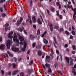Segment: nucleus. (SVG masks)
I'll return each instance as SVG.
<instances>
[{
    "mask_svg": "<svg viewBox=\"0 0 76 76\" xmlns=\"http://www.w3.org/2000/svg\"><path fill=\"white\" fill-rule=\"evenodd\" d=\"M56 4L57 6H59L60 5L59 2H57L56 3Z\"/></svg>",
    "mask_w": 76,
    "mask_h": 76,
    "instance_id": "obj_32",
    "label": "nucleus"
},
{
    "mask_svg": "<svg viewBox=\"0 0 76 76\" xmlns=\"http://www.w3.org/2000/svg\"><path fill=\"white\" fill-rule=\"evenodd\" d=\"M28 18H29V20L31 19V17L30 16V14H28Z\"/></svg>",
    "mask_w": 76,
    "mask_h": 76,
    "instance_id": "obj_59",
    "label": "nucleus"
},
{
    "mask_svg": "<svg viewBox=\"0 0 76 76\" xmlns=\"http://www.w3.org/2000/svg\"><path fill=\"white\" fill-rule=\"evenodd\" d=\"M53 39L55 41V43L57 44V41H56V38H55V37H53Z\"/></svg>",
    "mask_w": 76,
    "mask_h": 76,
    "instance_id": "obj_37",
    "label": "nucleus"
},
{
    "mask_svg": "<svg viewBox=\"0 0 76 76\" xmlns=\"http://www.w3.org/2000/svg\"><path fill=\"white\" fill-rule=\"evenodd\" d=\"M11 50L14 52H18L19 51V48L15 47H12Z\"/></svg>",
    "mask_w": 76,
    "mask_h": 76,
    "instance_id": "obj_7",
    "label": "nucleus"
},
{
    "mask_svg": "<svg viewBox=\"0 0 76 76\" xmlns=\"http://www.w3.org/2000/svg\"><path fill=\"white\" fill-rule=\"evenodd\" d=\"M73 37L72 36V35L70 36V39H73Z\"/></svg>",
    "mask_w": 76,
    "mask_h": 76,
    "instance_id": "obj_54",
    "label": "nucleus"
},
{
    "mask_svg": "<svg viewBox=\"0 0 76 76\" xmlns=\"http://www.w3.org/2000/svg\"><path fill=\"white\" fill-rule=\"evenodd\" d=\"M3 40V38L2 37H1L0 38V42H1Z\"/></svg>",
    "mask_w": 76,
    "mask_h": 76,
    "instance_id": "obj_56",
    "label": "nucleus"
},
{
    "mask_svg": "<svg viewBox=\"0 0 76 76\" xmlns=\"http://www.w3.org/2000/svg\"><path fill=\"white\" fill-rule=\"evenodd\" d=\"M50 10L52 12H54L55 11V8L54 7H51Z\"/></svg>",
    "mask_w": 76,
    "mask_h": 76,
    "instance_id": "obj_20",
    "label": "nucleus"
},
{
    "mask_svg": "<svg viewBox=\"0 0 76 76\" xmlns=\"http://www.w3.org/2000/svg\"><path fill=\"white\" fill-rule=\"evenodd\" d=\"M58 73H59L61 75H62V74L61 73V71H58Z\"/></svg>",
    "mask_w": 76,
    "mask_h": 76,
    "instance_id": "obj_52",
    "label": "nucleus"
},
{
    "mask_svg": "<svg viewBox=\"0 0 76 76\" xmlns=\"http://www.w3.org/2000/svg\"><path fill=\"white\" fill-rule=\"evenodd\" d=\"M73 59L72 58L71 59V61L70 62V65H73Z\"/></svg>",
    "mask_w": 76,
    "mask_h": 76,
    "instance_id": "obj_25",
    "label": "nucleus"
},
{
    "mask_svg": "<svg viewBox=\"0 0 76 76\" xmlns=\"http://www.w3.org/2000/svg\"><path fill=\"white\" fill-rule=\"evenodd\" d=\"M31 40H34L35 39V36L32 34H30L29 36Z\"/></svg>",
    "mask_w": 76,
    "mask_h": 76,
    "instance_id": "obj_10",
    "label": "nucleus"
},
{
    "mask_svg": "<svg viewBox=\"0 0 76 76\" xmlns=\"http://www.w3.org/2000/svg\"><path fill=\"white\" fill-rule=\"evenodd\" d=\"M72 1L74 4H75V1L74 0H72Z\"/></svg>",
    "mask_w": 76,
    "mask_h": 76,
    "instance_id": "obj_60",
    "label": "nucleus"
},
{
    "mask_svg": "<svg viewBox=\"0 0 76 76\" xmlns=\"http://www.w3.org/2000/svg\"><path fill=\"white\" fill-rule=\"evenodd\" d=\"M38 55L39 56H41L42 55V52H41V50H39L38 51Z\"/></svg>",
    "mask_w": 76,
    "mask_h": 76,
    "instance_id": "obj_18",
    "label": "nucleus"
},
{
    "mask_svg": "<svg viewBox=\"0 0 76 76\" xmlns=\"http://www.w3.org/2000/svg\"><path fill=\"white\" fill-rule=\"evenodd\" d=\"M54 28L56 29H58V26H55Z\"/></svg>",
    "mask_w": 76,
    "mask_h": 76,
    "instance_id": "obj_41",
    "label": "nucleus"
},
{
    "mask_svg": "<svg viewBox=\"0 0 76 76\" xmlns=\"http://www.w3.org/2000/svg\"><path fill=\"white\" fill-rule=\"evenodd\" d=\"M14 59V61L15 62H16L17 61V58H16V57H14L13 58Z\"/></svg>",
    "mask_w": 76,
    "mask_h": 76,
    "instance_id": "obj_40",
    "label": "nucleus"
},
{
    "mask_svg": "<svg viewBox=\"0 0 76 76\" xmlns=\"http://www.w3.org/2000/svg\"><path fill=\"white\" fill-rule=\"evenodd\" d=\"M18 38L19 39L20 41H24V38L23 37H22L20 35H19L18 36Z\"/></svg>",
    "mask_w": 76,
    "mask_h": 76,
    "instance_id": "obj_13",
    "label": "nucleus"
},
{
    "mask_svg": "<svg viewBox=\"0 0 76 76\" xmlns=\"http://www.w3.org/2000/svg\"><path fill=\"white\" fill-rule=\"evenodd\" d=\"M72 34L73 35H75V31H72Z\"/></svg>",
    "mask_w": 76,
    "mask_h": 76,
    "instance_id": "obj_39",
    "label": "nucleus"
},
{
    "mask_svg": "<svg viewBox=\"0 0 76 76\" xmlns=\"http://www.w3.org/2000/svg\"><path fill=\"white\" fill-rule=\"evenodd\" d=\"M65 59L68 64H69V63L70 62V59L69 58H68L67 57H65Z\"/></svg>",
    "mask_w": 76,
    "mask_h": 76,
    "instance_id": "obj_15",
    "label": "nucleus"
},
{
    "mask_svg": "<svg viewBox=\"0 0 76 76\" xmlns=\"http://www.w3.org/2000/svg\"><path fill=\"white\" fill-rule=\"evenodd\" d=\"M12 66L14 69L16 68V64H13Z\"/></svg>",
    "mask_w": 76,
    "mask_h": 76,
    "instance_id": "obj_30",
    "label": "nucleus"
},
{
    "mask_svg": "<svg viewBox=\"0 0 76 76\" xmlns=\"http://www.w3.org/2000/svg\"><path fill=\"white\" fill-rule=\"evenodd\" d=\"M3 6L4 10H6V6H5V5H4Z\"/></svg>",
    "mask_w": 76,
    "mask_h": 76,
    "instance_id": "obj_49",
    "label": "nucleus"
},
{
    "mask_svg": "<svg viewBox=\"0 0 76 76\" xmlns=\"http://www.w3.org/2000/svg\"><path fill=\"white\" fill-rule=\"evenodd\" d=\"M18 31H19L20 32H22V31H23V29H22V28H19V27L18 28Z\"/></svg>",
    "mask_w": 76,
    "mask_h": 76,
    "instance_id": "obj_23",
    "label": "nucleus"
},
{
    "mask_svg": "<svg viewBox=\"0 0 76 76\" xmlns=\"http://www.w3.org/2000/svg\"><path fill=\"white\" fill-rule=\"evenodd\" d=\"M33 28H34V29H36L37 27H36V26L35 24H34L33 25Z\"/></svg>",
    "mask_w": 76,
    "mask_h": 76,
    "instance_id": "obj_47",
    "label": "nucleus"
},
{
    "mask_svg": "<svg viewBox=\"0 0 76 76\" xmlns=\"http://www.w3.org/2000/svg\"><path fill=\"white\" fill-rule=\"evenodd\" d=\"M32 70L31 71L30 69L28 70L27 71V72L28 74H29V75H31V73L32 72Z\"/></svg>",
    "mask_w": 76,
    "mask_h": 76,
    "instance_id": "obj_21",
    "label": "nucleus"
},
{
    "mask_svg": "<svg viewBox=\"0 0 76 76\" xmlns=\"http://www.w3.org/2000/svg\"><path fill=\"white\" fill-rule=\"evenodd\" d=\"M59 32H63L64 31V29L63 28H60L58 30Z\"/></svg>",
    "mask_w": 76,
    "mask_h": 76,
    "instance_id": "obj_17",
    "label": "nucleus"
},
{
    "mask_svg": "<svg viewBox=\"0 0 76 76\" xmlns=\"http://www.w3.org/2000/svg\"><path fill=\"white\" fill-rule=\"evenodd\" d=\"M9 55L10 56V57H13V55L11 54H10Z\"/></svg>",
    "mask_w": 76,
    "mask_h": 76,
    "instance_id": "obj_61",
    "label": "nucleus"
},
{
    "mask_svg": "<svg viewBox=\"0 0 76 76\" xmlns=\"http://www.w3.org/2000/svg\"><path fill=\"white\" fill-rule=\"evenodd\" d=\"M75 53H76V52H75V51H72V54H75Z\"/></svg>",
    "mask_w": 76,
    "mask_h": 76,
    "instance_id": "obj_50",
    "label": "nucleus"
},
{
    "mask_svg": "<svg viewBox=\"0 0 76 76\" xmlns=\"http://www.w3.org/2000/svg\"><path fill=\"white\" fill-rule=\"evenodd\" d=\"M47 31H45V32L43 34L45 35H46V34H47Z\"/></svg>",
    "mask_w": 76,
    "mask_h": 76,
    "instance_id": "obj_58",
    "label": "nucleus"
},
{
    "mask_svg": "<svg viewBox=\"0 0 76 76\" xmlns=\"http://www.w3.org/2000/svg\"><path fill=\"white\" fill-rule=\"evenodd\" d=\"M59 18L60 19H63V16L61 15H60Z\"/></svg>",
    "mask_w": 76,
    "mask_h": 76,
    "instance_id": "obj_44",
    "label": "nucleus"
},
{
    "mask_svg": "<svg viewBox=\"0 0 76 76\" xmlns=\"http://www.w3.org/2000/svg\"><path fill=\"white\" fill-rule=\"evenodd\" d=\"M72 57L74 58H76V56L75 55L73 56Z\"/></svg>",
    "mask_w": 76,
    "mask_h": 76,
    "instance_id": "obj_64",
    "label": "nucleus"
},
{
    "mask_svg": "<svg viewBox=\"0 0 76 76\" xmlns=\"http://www.w3.org/2000/svg\"><path fill=\"white\" fill-rule=\"evenodd\" d=\"M20 76H25V74H24V73L23 72L20 73Z\"/></svg>",
    "mask_w": 76,
    "mask_h": 76,
    "instance_id": "obj_28",
    "label": "nucleus"
},
{
    "mask_svg": "<svg viewBox=\"0 0 76 76\" xmlns=\"http://www.w3.org/2000/svg\"><path fill=\"white\" fill-rule=\"evenodd\" d=\"M48 26L49 27H53V24H51V23H49L48 24Z\"/></svg>",
    "mask_w": 76,
    "mask_h": 76,
    "instance_id": "obj_27",
    "label": "nucleus"
},
{
    "mask_svg": "<svg viewBox=\"0 0 76 76\" xmlns=\"http://www.w3.org/2000/svg\"><path fill=\"white\" fill-rule=\"evenodd\" d=\"M33 61L32 60H31V61H30V62L29 63V64L31 66V65H32V64H33Z\"/></svg>",
    "mask_w": 76,
    "mask_h": 76,
    "instance_id": "obj_29",
    "label": "nucleus"
},
{
    "mask_svg": "<svg viewBox=\"0 0 76 76\" xmlns=\"http://www.w3.org/2000/svg\"><path fill=\"white\" fill-rule=\"evenodd\" d=\"M22 25L24 26L25 25H26V24L25 23L23 22L22 23Z\"/></svg>",
    "mask_w": 76,
    "mask_h": 76,
    "instance_id": "obj_57",
    "label": "nucleus"
},
{
    "mask_svg": "<svg viewBox=\"0 0 76 76\" xmlns=\"http://www.w3.org/2000/svg\"><path fill=\"white\" fill-rule=\"evenodd\" d=\"M51 52L53 53V54H54V52H53V48L51 49L50 50Z\"/></svg>",
    "mask_w": 76,
    "mask_h": 76,
    "instance_id": "obj_51",
    "label": "nucleus"
},
{
    "mask_svg": "<svg viewBox=\"0 0 76 76\" xmlns=\"http://www.w3.org/2000/svg\"><path fill=\"white\" fill-rule=\"evenodd\" d=\"M13 34V32L11 31L10 33H9L8 35V37L9 38H10V39H12L13 38V37L12 36V35Z\"/></svg>",
    "mask_w": 76,
    "mask_h": 76,
    "instance_id": "obj_8",
    "label": "nucleus"
},
{
    "mask_svg": "<svg viewBox=\"0 0 76 76\" xmlns=\"http://www.w3.org/2000/svg\"><path fill=\"white\" fill-rule=\"evenodd\" d=\"M65 33L67 35H69V32L67 31V30H66L65 31Z\"/></svg>",
    "mask_w": 76,
    "mask_h": 76,
    "instance_id": "obj_36",
    "label": "nucleus"
},
{
    "mask_svg": "<svg viewBox=\"0 0 76 76\" xmlns=\"http://www.w3.org/2000/svg\"><path fill=\"white\" fill-rule=\"evenodd\" d=\"M9 24L7 23H6V24L5 25V31L6 32H7V31L8 30H9V31H10V27H8V26H9Z\"/></svg>",
    "mask_w": 76,
    "mask_h": 76,
    "instance_id": "obj_5",
    "label": "nucleus"
},
{
    "mask_svg": "<svg viewBox=\"0 0 76 76\" xmlns=\"http://www.w3.org/2000/svg\"><path fill=\"white\" fill-rule=\"evenodd\" d=\"M43 41L45 44H48V41L45 39H44Z\"/></svg>",
    "mask_w": 76,
    "mask_h": 76,
    "instance_id": "obj_19",
    "label": "nucleus"
},
{
    "mask_svg": "<svg viewBox=\"0 0 76 76\" xmlns=\"http://www.w3.org/2000/svg\"><path fill=\"white\" fill-rule=\"evenodd\" d=\"M0 11L1 12H3L4 10H3V7H1L0 8Z\"/></svg>",
    "mask_w": 76,
    "mask_h": 76,
    "instance_id": "obj_24",
    "label": "nucleus"
},
{
    "mask_svg": "<svg viewBox=\"0 0 76 76\" xmlns=\"http://www.w3.org/2000/svg\"><path fill=\"white\" fill-rule=\"evenodd\" d=\"M2 16L3 17H5V16H6V14L4 13H3L2 14Z\"/></svg>",
    "mask_w": 76,
    "mask_h": 76,
    "instance_id": "obj_33",
    "label": "nucleus"
},
{
    "mask_svg": "<svg viewBox=\"0 0 76 76\" xmlns=\"http://www.w3.org/2000/svg\"><path fill=\"white\" fill-rule=\"evenodd\" d=\"M56 13H57V16H59V12L58 11H56Z\"/></svg>",
    "mask_w": 76,
    "mask_h": 76,
    "instance_id": "obj_38",
    "label": "nucleus"
},
{
    "mask_svg": "<svg viewBox=\"0 0 76 76\" xmlns=\"http://www.w3.org/2000/svg\"><path fill=\"white\" fill-rule=\"evenodd\" d=\"M40 20H41V19L38 18L37 20V22L39 25H41L42 24V21Z\"/></svg>",
    "mask_w": 76,
    "mask_h": 76,
    "instance_id": "obj_14",
    "label": "nucleus"
},
{
    "mask_svg": "<svg viewBox=\"0 0 76 76\" xmlns=\"http://www.w3.org/2000/svg\"><path fill=\"white\" fill-rule=\"evenodd\" d=\"M32 20H33V22L34 23H35V22H36V18H35V17L34 16L32 17Z\"/></svg>",
    "mask_w": 76,
    "mask_h": 76,
    "instance_id": "obj_16",
    "label": "nucleus"
},
{
    "mask_svg": "<svg viewBox=\"0 0 76 76\" xmlns=\"http://www.w3.org/2000/svg\"><path fill=\"white\" fill-rule=\"evenodd\" d=\"M0 49L2 50L5 49V45L3 44L1 45L0 46Z\"/></svg>",
    "mask_w": 76,
    "mask_h": 76,
    "instance_id": "obj_11",
    "label": "nucleus"
},
{
    "mask_svg": "<svg viewBox=\"0 0 76 76\" xmlns=\"http://www.w3.org/2000/svg\"><path fill=\"white\" fill-rule=\"evenodd\" d=\"M14 36L13 39V41L14 42L16 43V45L19 46V40L18 39V36L16 35V33H14Z\"/></svg>",
    "mask_w": 76,
    "mask_h": 76,
    "instance_id": "obj_1",
    "label": "nucleus"
},
{
    "mask_svg": "<svg viewBox=\"0 0 76 76\" xmlns=\"http://www.w3.org/2000/svg\"><path fill=\"white\" fill-rule=\"evenodd\" d=\"M23 41H20V45H23Z\"/></svg>",
    "mask_w": 76,
    "mask_h": 76,
    "instance_id": "obj_48",
    "label": "nucleus"
},
{
    "mask_svg": "<svg viewBox=\"0 0 76 76\" xmlns=\"http://www.w3.org/2000/svg\"><path fill=\"white\" fill-rule=\"evenodd\" d=\"M56 51L58 54H59V51L58 50H56Z\"/></svg>",
    "mask_w": 76,
    "mask_h": 76,
    "instance_id": "obj_63",
    "label": "nucleus"
},
{
    "mask_svg": "<svg viewBox=\"0 0 76 76\" xmlns=\"http://www.w3.org/2000/svg\"><path fill=\"white\" fill-rule=\"evenodd\" d=\"M4 1H5V0H0V3H3Z\"/></svg>",
    "mask_w": 76,
    "mask_h": 76,
    "instance_id": "obj_35",
    "label": "nucleus"
},
{
    "mask_svg": "<svg viewBox=\"0 0 76 76\" xmlns=\"http://www.w3.org/2000/svg\"><path fill=\"white\" fill-rule=\"evenodd\" d=\"M23 32L24 33V34H26V35H27V32H26V31L25 30H24Z\"/></svg>",
    "mask_w": 76,
    "mask_h": 76,
    "instance_id": "obj_46",
    "label": "nucleus"
},
{
    "mask_svg": "<svg viewBox=\"0 0 76 76\" xmlns=\"http://www.w3.org/2000/svg\"><path fill=\"white\" fill-rule=\"evenodd\" d=\"M22 20H23V18L20 17V20H18L17 21L16 23V25L17 26H19L20 25V24H21V23L22 22Z\"/></svg>",
    "mask_w": 76,
    "mask_h": 76,
    "instance_id": "obj_6",
    "label": "nucleus"
},
{
    "mask_svg": "<svg viewBox=\"0 0 76 76\" xmlns=\"http://www.w3.org/2000/svg\"><path fill=\"white\" fill-rule=\"evenodd\" d=\"M72 47L73 50H75V49H76V46L75 45H73L72 46Z\"/></svg>",
    "mask_w": 76,
    "mask_h": 76,
    "instance_id": "obj_31",
    "label": "nucleus"
},
{
    "mask_svg": "<svg viewBox=\"0 0 76 76\" xmlns=\"http://www.w3.org/2000/svg\"><path fill=\"white\" fill-rule=\"evenodd\" d=\"M72 73L75 76H76V70H75L73 66L72 67Z\"/></svg>",
    "mask_w": 76,
    "mask_h": 76,
    "instance_id": "obj_9",
    "label": "nucleus"
},
{
    "mask_svg": "<svg viewBox=\"0 0 76 76\" xmlns=\"http://www.w3.org/2000/svg\"><path fill=\"white\" fill-rule=\"evenodd\" d=\"M45 66L46 67H48V73H52V70H51V69L50 67V65L47 63L45 64Z\"/></svg>",
    "mask_w": 76,
    "mask_h": 76,
    "instance_id": "obj_2",
    "label": "nucleus"
},
{
    "mask_svg": "<svg viewBox=\"0 0 76 76\" xmlns=\"http://www.w3.org/2000/svg\"><path fill=\"white\" fill-rule=\"evenodd\" d=\"M1 73L2 75H4V71L3 70H1Z\"/></svg>",
    "mask_w": 76,
    "mask_h": 76,
    "instance_id": "obj_53",
    "label": "nucleus"
},
{
    "mask_svg": "<svg viewBox=\"0 0 76 76\" xmlns=\"http://www.w3.org/2000/svg\"><path fill=\"white\" fill-rule=\"evenodd\" d=\"M41 33H40V30L39 29H38L37 30V35H39Z\"/></svg>",
    "mask_w": 76,
    "mask_h": 76,
    "instance_id": "obj_26",
    "label": "nucleus"
},
{
    "mask_svg": "<svg viewBox=\"0 0 76 76\" xmlns=\"http://www.w3.org/2000/svg\"><path fill=\"white\" fill-rule=\"evenodd\" d=\"M23 44H24V47L21 49V50L23 51H25V50H26V46H27L26 42V41H24L23 42Z\"/></svg>",
    "mask_w": 76,
    "mask_h": 76,
    "instance_id": "obj_3",
    "label": "nucleus"
},
{
    "mask_svg": "<svg viewBox=\"0 0 76 76\" xmlns=\"http://www.w3.org/2000/svg\"><path fill=\"white\" fill-rule=\"evenodd\" d=\"M32 1L31 0L30 1V7L31 8L32 7Z\"/></svg>",
    "mask_w": 76,
    "mask_h": 76,
    "instance_id": "obj_22",
    "label": "nucleus"
},
{
    "mask_svg": "<svg viewBox=\"0 0 76 76\" xmlns=\"http://www.w3.org/2000/svg\"><path fill=\"white\" fill-rule=\"evenodd\" d=\"M7 49L10 48V40L8 39L6 44Z\"/></svg>",
    "mask_w": 76,
    "mask_h": 76,
    "instance_id": "obj_4",
    "label": "nucleus"
},
{
    "mask_svg": "<svg viewBox=\"0 0 76 76\" xmlns=\"http://www.w3.org/2000/svg\"><path fill=\"white\" fill-rule=\"evenodd\" d=\"M29 22H30V23H32V20H31V19L29 20Z\"/></svg>",
    "mask_w": 76,
    "mask_h": 76,
    "instance_id": "obj_62",
    "label": "nucleus"
},
{
    "mask_svg": "<svg viewBox=\"0 0 76 76\" xmlns=\"http://www.w3.org/2000/svg\"><path fill=\"white\" fill-rule=\"evenodd\" d=\"M30 53V50H28L27 52V54H29V53Z\"/></svg>",
    "mask_w": 76,
    "mask_h": 76,
    "instance_id": "obj_55",
    "label": "nucleus"
},
{
    "mask_svg": "<svg viewBox=\"0 0 76 76\" xmlns=\"http://www.w3.org/2000/svg\"><path fill=\"white\" fill-rule=\"evenodd\" d=\"M50 58V57L48 56H46V59H48V58Z\"/></svg>",
    "mask_w": 76,
    "mask_h": 76,
    "instance_id": "obj_42",
    "label": "nucleus"
},
{
    "mask_svg": "<svg viewBox=\"0 0 76 76\" xmlns=\"http://www.w3.org/2000/svg\"><path fill=\"white\" fill-rule=\"evenodd\" d=\"M18 73H19V70L17 69L14 71L12 73V75H16Z\"/></svg>",
    "mask_w": 76,
    "mask_h": 76,
    "instance_id": "obj_12",
    "label": "nucleus"
},
{
    "mask_svg": "<svg viewBox=\"0 0 76 76\" xmlns=\"http://www.w3.org/2000/svg\"><path fill=\"white\" fill-rule=\"evenodd\" d=\"M53 27H50V30L51 32H52V31H53Z\"/></svg>",
    "mask_w": 76,
    "mask_h": 76,
    "instance_id": "obj_34",
    "label": "nucleus"
},
{
    "mask_svg": "<svg viewBox=\"0 0 76 76\" xmlns=\"http://www.w3.org/2000/svg\"><path fill=\"white\" fill-rule=\"evenodd\" d=\"M32 46H33V48H34L36 46L35 43H33L32 45Z\"/></svg>",
    "mask_w": 76,
    "mask_h": 76,
    "instance_id": "obj_43",
    "label": "nucleus"
},
{
    "mask_svg": "<svg viewBox=\"0 0 76 76\" xmlns=\"http://www.w3.org/2000/svg\"><path fill=\"white\" fill-rule=\"evenodd\" d=\"M42 66L43 68V69H45V65H44V64H42Z\"/></svg>",
    "mask_w": 76,
    "mask_h": 76,
    "instance_id": "obj_45",
    "label": "nucleus"
}]
</instances>
